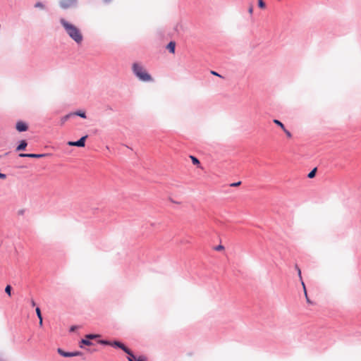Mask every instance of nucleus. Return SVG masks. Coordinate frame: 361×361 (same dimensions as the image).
Wrapping results in <instances>:
<instances>
[{
	"label": "nucleus",
	"instance_id": "f257e3e1",
	"mask_svg": "<svg viewBox=\"0 0 361 361\" xmlns=\"http://www.w3.org/2000/svg\"><path fill=\"white\" fill-rule=\"evenodd\" d=\"M60 22L66 33L73 40H74L77 44H80L82 42L83 37L78 27L68 22L64 18H61Z\"/></svg>",
	"mask_w": 361,
	"mask_h": 361
},
{
	"label": "nucleus",
	"instance_id": "f03ea898",
	"mask_svg": "<svg viewBox=\"0 0 361 361\" xmlns=\"http://www.w3.org/2000/svg\"><path fill=\"white\" fill-rule=\"evenodd\" d=\"M133 71L135 75L142 81L150 82L153 79L147 71L140 64L135 63L133 65Z\"/></svg>",
	"mask_w": 361,
	"mask_h": 361
},
{
	"label": "nucleus",
	"instance_id": "7ed1b4c3",
	"mask_svg": "<svg viewBox=\"0 0 361 361\" xmlns=\"http://www.w3.org/2000/svg\"><path fill=\"white\" fill-rule=\"evenodd\" d=\"M77 0H60V6L63 9L71 8L75 6Z\"/></svg>",
	"mask_w": 361,
	"mask_h": 361
},
{
	"label": "nucleus",
	"instance_id": "20e7f679",
	"mask_svg": "<svg viewBox=\"0 0 361 361\" xmlns=\"http://www.w3.org/2000/svg\"><path fill=\"white\" fill-rule=\"evenodd\" d=\"M87 137V135H85L83 137H82L78 141H76V142H73V141H69L68 142V145L69 146H75V147H84L85 145V140Z\"/></svg>",
	"mask_w": 361,
	"mask_h": 361
},
{
	"label": "nucleus",
	"instance_id": "39448f33",
	"mask_svg": "<svg viewBox=\"0 0 361 361\" xmlns=\"http://www.w3.org/2000/svg\"><path fill=\"white\" fill-rule=\"evenodd\" d=\"M126 353L129 355L128 357V361H146V358L143 356H140L137 359H136V357L129 348H128V352Z\"/></svg>",
	"mask_w": 361,
	"mask_h": 361
},
{
	"label": "nucleus",
	"instance_id": "423d86ee",
	"mask_svg": "<svg viewBox=\"0 0 361 361\" xmlns=\"http://www.w3.org/2000/svg\"><path fill=\"white\" fill-rule=\"evenodd\" d=\"M110 345L122 349L124 352H128V348L124 344H123L122 343H121L119 341H115L114 342L111 341Z\"/></svg>",
	"mask_w": 361,
	"mask_h": 361
},
{
	"label": "nucleus",
	"instance_id": "0eeeda50",
	"mask_svg": "<svg viewBox=\"0 0 361 361\" xmlns=\"http://www.w3.org/2000/svg\"><path fill=\"white\" fill-rule=\"evenodd\" d=\"M45 154H20L21 157L41 158L46 157Z\"/></svg>",
	"mask_w": 361,
	"mask_h": 361
},
{
	"label": "nucleus",
	"instance_id": "6e6552de",
	"mask_svg": "<svg viewBox=\"0 0 361 361\" xmlns=\"http://www.w3.org/2000/svg\"><path fill=\"white\" fill-rule=\"evenodd\" d=\"M16 129L19 132L25 131L27 130V126L25 123L20 121L16 124Z\"/></svg>",
	"mask_w": 361,
	"mask_h": 361
},
{
	"label": "nucleus",
	"instance_id": "1a4fd4ad",
	"mask_svg": "<svg viewBox=\"0 0 361 361\" xmlns=\"http://www.w3.org/2000/svg\"><path fill=\"white\" fill-rule=\"evenodd\" d=\"M176 43L174 42H170L167 45V49L171 53L175 52Z\"/></svg>",
	"mask_w": 361,
	"mask_h": 361
},
{
	"label": "nucleus",
	"instance_id": "9d476101",
	"mask_svg": "<svg viewBox=\"0 0 361 361\" xmlns=\"http://www.w3.org/2000/svg\"><path fill=\"white\" fill-rule=\"evenodd\" d=\"M302 285L303 286L304 293H305V296L307 302L308 304H310V305H313L314 302L312 300H310V299L309 298V297L307 295V290H306V288H305V283L303 282H302Z\"/></svg>",
	"mask_w": 361,
	"mask_h": 361
},
{
	"label": "nucleus",
	"instance_id": "9b49d317",
	"mask_svg": "<svg viewBox=\"0 0 361 361\" xmlns=\"http://www.w3.org/2000/svg\"><path fill=\"white\" fill-rule=\"evenodd\" d=\"M27 146V142L25 140H22L20 143V145L17 147V150H23L25 149Z\"/></svg>",
	"mask_w": 361,
	"mask_h": 361
},
{
	"label": "nucleus",
	"instance_id": "f8f14e48",
	"mask_svg": "<svg viewBox=\"0 0 361 361\" xmlns=\"http://www.w3.org/2000/svg\"><path fill=\"white\" fill-rule=\"evenodd\" d=\"M73 114H68L64 116H63L61 118V125H63L68 119L71 116H72Z\"/></svg>",
	"mask_w": 361,
	"mask_h": 361
},
{
	"label": "nucleus",
	"instance_id": "ddd939ff",
	"mask_svg": "<svg viewBox=\"0 0 361 361\" xmlns=\"http://www.w3.org/2000/svg\"><path fill=\"white\" fill-rule=\"evenodd\" d=\"M190 159H191V161H192V164H193L194 165H196V166H200V161L198 160V159H197V158H196L195 157L192 156V155H191V156H190Z\"/></svg>",
	"mask_w": 361,
	"mask_h": 361
},
{
	"label": "nucleus",
	"instance_id": "4468645a",
	"mask_svg": "<svg viewBox=\"0 0 361 361\" xmlns=\"http://www.w3.org/2000/svg\"><path fill=\"white\" fill-rule=\"evenodd\" d=\"M57 352L59 354H60L63 357H69L70 353H66L64 350H63L61 348H58Z\"/></svg>",
	"mask_w": 361,
	"mask_h": 361
},
{
	"label": "nucleus",
	"instance_id": "2eb2a0df",
	"mask_svg": "<svg viewBox=\"0 0 361 361\" xmlns=\"http://www.w3.org/2000/svg\"><path fill=\"white\" fill-rule=\"evenodd\" d=\"M273 121L275 124L279 126L282 130L285 128L284 125L280 121L274 119Z\"/></svg>",
	"mask_w": 361,
	"mask_h": 361
},
{
	"label": "nucleus",
	"instance_id": "dca6fc26",
	"mask_svg": "<svg viewBox=\"0 0 361 361\" xmlns=\"http://www.w3.org/2000/svg\"><path fill=\"white\" fill-rule=\"evenodd\" d=\"M73 115H76V116H79L82 118H86V115H85V112H82V111H76L75 112L74 114H72Z\"/></svg>",
	"mask_w": 361,
	"mask_h": 361
},
{
	"label": "nucleus",
	"instance_id": "f3484780",
	"mask_svg": "<svg viewBox=\"0 0 361 361\" xmlns=\"http://www.w3.org/2000/svg\"><path fill=\"white\" fill-rule=\"evenodd\" d=\"M258 6L262 8V9H264L266 7V4L263 1V0H258Z\"/></svg>",
	"mask_w": 361,
	"mask_h": 361
},
{
	"label": "nucleus",
	"instance_id": "a211bd4d",
	"mask_svg": "<svg viewBox=\"0 0 361 361\" xmlns=\"http://www.w3.org/2000/svg\"><path fill=\"white\" fill-rule=\"evenodd\" d=\"M316 171H317V169L314 168L312 171H310L308 174V178H312L315 176V173H316Z\"/></svg>",
	"mask_w": 361,
	"mask_h": 361
},
{
	"label": "nucleus",
	"instance_id": "6ab92c4d",
	"mask_svg": "<svg viewBox=\"0 0 361 361\" xmlns=\"http://www.w3.org/2000/svg\"><path fill=\"white\" fill-rule=\"evenodd\" d=\"M5 292L11 296V286L10 285H7L5 288Z\"/></svg>",
	"mask_w": 361,
	"mask_h": 361
},
{
	"label": "nucleus",
	"instance_id": "aec40b11",
	"mask_svg": "<svg viewBox=\"0 0 361 361\" xmlns=\"http://www.w3.org/2000/svg\"><path fill=\"white\" fill-rule=\"evenodd\" d=\"M100 336L98 335V334H87L86 336V338H88V339H93V338H97V337H99Z\"/></svg>",
	"mask_w": 361,
	"mask_h": 361
},
{
	"label": "nucleus",
	"instance_id": "412c9836",
	"mask_svg": "<svg viewBox=\"0 0 361 361\" xmlns=\"http://www.w3.org/2000/svg\"><path fill=\"white\" fill-rule=\"evenodd\" d=\"M81 343H82V344H84V345H92V342H90V341H89V339H88V338H87V339H82V340L81 341Z\"/></svg>",
	"mask_w": 361,
	"mask_h": 361
},
{
	"label": "nucleus",
	"instance_id": "4be33fe9",
	"mask_svg": "<svg viewBox=\"0 0 361 361\" xmlns=\"http://www.w3.org/2000/svg\"><path fill=\"white\" fill-rule=\"evenodd\" d=\"M81 355H82V353L80 352L76 351V352H73V353H70L69 357L79 356Z\"/></svg>",
	"mask_w": 361,
	"mask_h": 361
},
{
	"label": "nucleus",
	"instance_id": "5701e85b",
	"mask_svg": "<svg viewBox=\"0 0 361 361\" xmlns=\"http://www.w3.org/2000/svg\"><path fill=\"white\" fill-rule=\"evenodd\" d=\"M283 130L284 131V133H286V136L288 137V138H291L292 137V134L290 133V131H288V130L286 129V128L284 129H283Z\"/></svg>",
	"mask_w": 361,
	"mask_h": 361
},
{
	"label": "nucleus",
	"instance_id": "b1692460",
	"mask_svg": "<svg viewBox=\"0 0 361 361\" xmlns=\"http://www.w3.org/2000/svg\"><path fill=\"white\" fill-rule=\"evenodd\" d=\"M35 311H36V313H37V315L38 318L39 319L42 318L40 309L39 307H37Z\"/></svg>",
	"mask_w": 361,
	"mask_h": 361
},
{
	"label": "nucleus",
	"instance_id": "393cba45",
	"mask_svg": "<svg viewBox=\"0 0 361 361\" xmlns=\"http://www.w3.org/2000/svg\"><path fill=\"white\" fill-rule=\"evenodd\" d=\"M99 343L101 344H103V345H110V344H111V341H104V340H101L99 341Z\"/></svg>",
	"mask_w": 361,
	"mask_h": 361
},
{
	"label": "nucleus",
	"instance_id": "a878e982",
	"mask_svg": "<svg viewBox=\"0 0 361 361\" xmlns=\"http://www.w3.org/2000/svg\"><path fill=\"white\" fill-rule=\"evenodd\" d=\"M35 7L36 8H44V5L40 3V2H37L36 4H35Z\"/></svg>",
	"mask_w": 361,
	"mask_h": 361
},
{
	"label": "nucleus",
	"instance_id": "bb28decb",
	"mask_svg": "<svg viewBox=\"0 0 361 361\" xmlns=\"http://www.w3.org/2000/svg\"><path fill=\"white\" fill-rule=\"evenodd\" d=\"M248 13H250V15H252L253 13V6L252 5H250L249 8H248Z\"/></svg>",
	"mask_w": 361,
	"mask_h": 361
},
{
	"label": "nucleus",
	"instance_id": "cd10ccee",
	"mask_svg": "<svg viewBox=\"0 0 361 361\" xmlns=\"http://www.w3.org/2000/svg\"><path fill=\"white\" fill-rule=\"evenodd\" d=\"M224 249V247L221 245H218L215 250L217 251L223 250Z\"/></svg>",
	"mask_w": 361,
	"mask_h": 361
},
{
	"label": "nucleus",
	"instance_id": "c85d7f7f",
	"mask_svg": "<svg viewBox=\"0 0 361 361\" xmlns=\"http://www.w3.org/2000/svg\"><path fill=\"white\" fill-rule=\"evenodd\" d=\"M240 184H241V182H240V181H239V182H237V183H234L231 184V187H237V186H239Z\"/></svg>",
	"mask_w": 361,
	"mask_h": 361
},
{
	"label": "nucleus",
	"instance_id": "c756f323",
	"mask_svg": "<svg viewBox=\"0 0 361 361\" xmlns=\"http://www.w3.org/2000/svg\"><path fill=\"white\" fill-rule=\"evenodd\" d=\"M211 73L214 75H216V76H219L220 78H221L222 76L221 75H219V73H217L216 72L214 71H211Z\"/></svg>",
	"mask_w": 361,
	"mask_h": 361
},
{
	"label": "nucleus",
	"instance_id": "7c9ffc66",
	"mask_svg": "<svg viewBox=\"0 0 361 361\" xmlns=\"http://www.w3.org/2000/svg\"><path fill=\"white\" fill-rule=\"evenodd\" d=\"M6 177V174L0 173V178L5 179Z\"/></svg>",
	"mask_w": 361,
	"mask_h": 361
},
{
	"label": "nucleus",
	"instance_id": "2f4dec72",
	"mask_svg": "<svg viewBox=\"0 0 361 361\" xmlns=\"http://www.w3.org/2000/svg\"><path fill=\"white\" fill-rule=\"evenodd\" d=\"M39 324L40 326H42V324H43L42 318L39 319Z\"/></svg>",
	"mask_w": 361,
	"mask_h": 361
},
{
	"label": "nucleus",
	"instance_id": "473e14b6",
	"mask_svg": "<svg viewBox=\"0 0 361 361\" xmlns=\"http://www.w3.org/2000/svg\"><path fill=\"white\" fill-rule=\"evenodd\" d=\"M31 304H32V306L35 305V302L34 301V300H31Z\"/></svg>",
	"mask_w": 361,
	"mask_h": 361
},
{
	"label": "nucleus",
	"instance_id": "72a5a7b5",
	"mask_svg": "<svg viewBox=\"0 0 361 361\" xmlns=\"http://www.w3.org/2000/svg\"><path fill=\"white\" fill-rule=\"evenodd\" d=\"M182 243H189V241H188V240H182Z\"/></svg>",
	"mask_w": 361,
	"mask_h": 361
},
{
	"label": "nucleus",
	"instance_id": "f704fd0d",
	"mask_svg": "<svg viewBox=\"0 0 361 361\" xmlns=\"http://www.w3.org/2000/svg\"><path fill=\"white\" fill-rule=\"evenodd\" d=\"M298 274H299L300 277H301V271H300V269H298Z\"/></svg>",
	"mask_w": 361,
	"mask_h": 361
},
{
	"label": "nucleus",
	"instance_id": "c9c22d12",
	"mask_svg": "<svg viewBox=\"0 0 361 361\" xmlns=\"http://www.w3.org/2000/svg\"><path fill=\"white\" fill-rule=\"evenodd\" d=\"M75 328V326H72L71 329V331H74Z\"/></svg>",
	"mask_w": 361,
	"mask_h": 361
},
{
	"label": "nucleus",
	"instance_id": "e433bc0d",
	"mask_svg": "<svg viewBox=\"0 0 361 361\" xmlns=\"http://www.w3.org/2000/svg\"><path fill=\"white\" fill-rule=\"evenodd\" d=\"M106 2H109L111 0H104Z\"/></svg>",
	"mask_w": 361,
	"mask_h": 361
}]
</instances>
